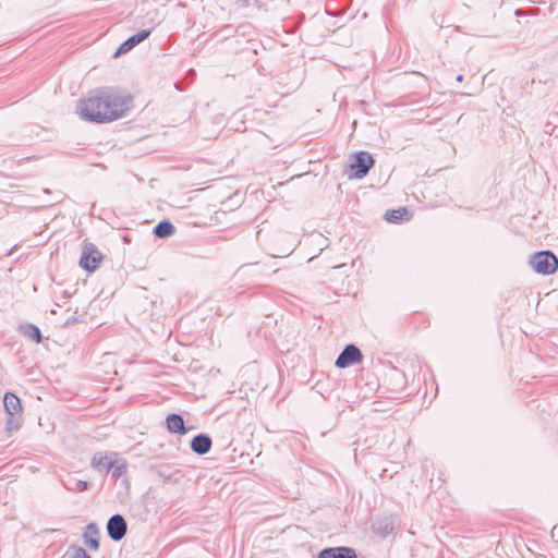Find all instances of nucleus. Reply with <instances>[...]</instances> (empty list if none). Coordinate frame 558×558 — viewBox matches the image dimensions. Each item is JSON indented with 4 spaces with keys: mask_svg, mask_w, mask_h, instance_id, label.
Listing matches in <instances>:
<instances>
[{
    "mask_svg": "<svg viewBox=\"0 0 558 558\" xmlns=\"http://www.w3.org/2000/svg\"><path fill=\"white\" fill-rule=\"evenodd\" d=\"M128 532V524L121 514H113L107 522L108 536L113 542L121 541Z\"/></svg>",
    "mask_w": 558,
    "mask_h": 558,
    "instance_id": "obj_6",
    "label": "nucleus"
},
{
    "mask_svg": "<svg viewBox=\"0 0 558 558\" xmlns=\"http://www.w3.org/2000/svg\"><path fill=\"white\" fill-rule=\"evenodd\" d=\"M318 558H357L356 551L347 546L328 547L319 551Z\"/></svg>",
    "mask_w": 558,
    "mask_h": 558,
    "instance_id": "obj_8",
    "label": "nucleus"
},
{
    "mask_svg": "<svg viewBox=\"0 0 558 558\" xmlns=\"http://www.w3.org/2000/svg\"><path fill=\"white\" fill-rule=\"evenodd\" d=\"M101 259L102 254L99 252L97 246L85 241L82 248L80 266L90 272L98 268Z\"/></svg>",
    "mask_w": 558,
    "mask_h": 558,
    "instance_id": "obj_3",
    "label": "nucleus"
},
{
    "mask_svg": "<svg viewBox=\"0 0 558 558\" xmlns=\"http://www.w3.org/2000/svg\"><path fill=\"white\" fill-rule=\"evenodd\" d=\"M530 265L537 274L551 275L558 268V258L551 251H541L531 256Z\"/></svg>",
    "mask_w": 558,
    "mask_h": 558,
    "instance_id": "obj_2",
    "label": "nucleus"
},
{
    "mask_svg": "<svg viewBox=\"0 0 558 558\" xmlns=\"http://www.w3.org/2000/svg\"><path fill=\"white\" fill-rule=\"evenodd\" d=\"M150 35L149 29H142L141 32L136 33L132 37L135 39V43L138 45L143 40H145Z\"/></svg>",
    "mask_w": 558,
    "mask_h": 558,
    "instance_id": "obj_22",
    "label": "nucleus"
},
{
    "mask_svg": "<svg viewBox=\"0 0 558 558\" xmlns=\"http://www.w3.org/2000/svg\"><path fill=\"white\" fill-rule=\"evenodd\" d=\"M83 538L85 545H87L92 550L99 549V529L96 523H88L85 526Z\"/></svg>",
    "mask_w": 558,
    "mask_h": 558,
    "instance_id": "obj_9",
    "label": "nucleus"
},
{
    "mask_svg": "<svg viewBox=\"0 0 558 558\" xmlns=\"http://www.w3.org/2000/svg\"><path fill=\"white\" fill-rule=\"evenodd\" d=\"M150 35L149 29H142L141 32L136 33L132 37L135 39V43L138 45L143 40H145Z\"/></svg>",
    "mask_w": 558,
    "mask_h": 558,
    "instance_id": "obj_21",
    "label": "nucleus"
},
{
    "mask_svg": "<svg viewBox=\"0 0 558 558\" xmlns=\"http://www.w3.org/2000/svg\"><path fill=\"white\" fill-rule=\"evenodd\" d=\"M3 404L9 416L20 415L22 413L21 400L12 392L4 393Z\"/></svg>",
    "mask_w": 558,
    "mask_h": 558,
    "instance_id": "obj_12",
    "label": "nucleus"
},
{
    "mask_svg": "<svg viewBox=\"0 0 558 558\" xmlns=\"http://www.w3.org/2000/svg\"><path fill=\"white\" fill-rule=\"evenodd\" d=\"M65 558H92L86 550L81 546L72 545L68 553L65 554Z\"/></svg>",
    "mask_w": 558,
    "mask_h": 558,
    "instance_id": "obj_18",
    "label": "nucleus"
},
{
    "mask_svg": "<svg viewBox=\"0 0 558 558\" xmlns=\"http://www.w3.org/2000/svg\"><path fill=\"white\" fill-rule=\"evenodd\" d=\"M388 532V525H385V532L383 533V535H386Z\"/></svg>",
    "mask_w": 558,
    "mask_h": 558,
    "instance_id": "obj_24",
    "label": "nucleus"
},
{
    "mask_svg": "<svg viewBox=\"0 0 558 558\" xmlns=\"http://www.w3.org/2000/svg\"><path fill=\"white\" fill-rule=\"evenodd\" d=\"M112 465L113 466L110 470L111 477L113 481H118L121 476H123L126 473V462L124 460L118 461L117 459H114Z\"/></svg>",
    "mask_w": 558,
    "mask_h": 558,
    "instance_id": "obj_17",
    "label": "nucleus"
},
{
    "mask_svg": "<svg viewBox=\"0 0 558 558\" xmlns=\"http://www.w3.org/2000/svg\"><path fill=\"white\" fill-rule=\"evenodd\" d=\"M63 486L70 492H85L88 489L89 483L87 481L71 477L63 482Z\"/></svg>",
    "mask_w": 558,
    "mask_h": 558,
    "instance_id": "obj_15",
    "label": "nucleus"
},
{
    "mask_svg": "<svg viewBox=\"0 0 558 558\" xmlns=\"http://www.w3.org/2000/svg\"><path fill=\"white\" fill-rule=\"evenodd\" d=\"M20 428V420L14 416H10L5 422V430L11 433L13 430H17Z\"/></svg>",
    "mask_w": 558,
    "mask_h": 558,
    "instance_id": "obj_20",
    "label": "nucleus"
},
{
    "mask_svg": "<svg viewBox=\"0 0 558 558\" xmlns=\"http://www.w3.org/2000/svg\"><path fill=\"white\" fill-rule=\"evenodd\" d=\"M374 163L375 160L368 153H356L353 157L352 163L350 165L352 171L351 177L356 179L364 178L368 173L369 169L374 166Z\"/></svg>",
    "mask_w": 558,
    "mask_h": 558,
    "instance_id": "obj_4",
    "label": "nucleus"
},
{
    "mask_svg": "<svg viewBox=\"0 0 558 558\" xmlns=\"http://www.w3.org/2000/svg\"><path fill=\"white\" fill-rule=\"evenodd\" d=\"M363 360L361 350L354 344H348L338 355L335 365L339 368H345Z\"/></svg>",
    "mask_w": 558,
    "mask_h": 558,
    "instance_id": "obj_5",
    "label": "nucleus"
},
{
    "mask_svg": "<svg viewBox=\"0 0 558 558\" xmlns=\"http://www.w3.org/2000/svg\"><path fill=\"white\" fill-rule=\"evenodd\" d=\"M117 457L118 454L116 452H110V454L107 452H97L94 454L90 465L96 471L108 474L113 466L112 463Z\"/></svg>",
    "mask_w": 558,
    "mask_h": 558,
    "instance_id": "obj_7",
    "label": "nucleus"
},
{
    "mask_svg": "<svg viewBox=\"0 0 558 558\" xmlns=\"http://www.w3.org/2000/svg\"><path fill=\"white\" fill-rule=\"evenodd\" d=\"M456 80L457 82L461 83L463 81V75L459 74Z\"/></svg>",
    "mask_w": 558,
    "mask_h": 558,
    "instance_id": "obj_23",
    "label": "nucleus"
},
{
    "mask_svg": "<svg viewBox=\"0 0 558 558\" xmlns=\"http://www.w3.org/2000/svg\"><path fill=\"white\" fill-rule=\"evenodd\" d=\"M133 104L131 95L116 87L89 90L76 102V113L87 122L108 123L126 116Z\"/></svg>",
    "mask_w": 558,
    "mask_h": 558,
    "instance_id": "obj_1",
    "label": "nucleus"
},
{
    "mask_svg": "<svg viewBox=\"0 0 558 558\" xmlns=\"http://www.w3.org/2000/svg\"><path fill=\"white\" fill-rule=\"evenodd\" d=\"M22 332L25 337L34 340L36 343H40L43 340L41 331L40 329L33 325V324H26L21 327Z\"/></svg>",
    "mask_w": 558,
    "mask_h": 558,
    "instance_id": "obj_16",
    "label": "nucleus"
},
{
    "mask_svg": "<svg viewBox=\"0 0 558 558\" xmlns=\"http://www.w3.org/2000/svg\"><path fill=\"white\" fill-rule=\"evenodd\" d=\"M211 438L206 434H198L191 440V449L197 454H206L211 448Z\"/></svg>",
    "mask_w": 558,
    "mask_h": 558,
    "instance_id": "obj_10",
    "label": "nucleus"
},
{
    "mask_svg": "<svg viewBox=\"0 0 558 558\" xmlns=\"http://www.w3.org/2000/svg\"><path fill=\"white\" fill-rule=\"evenodd\" d=\"M137 44L135 43V39L131 36L128 38L124 43L120 45V47L117 49L114 56H120L123 53L129 52L131 49H133Z\"/></svg>",
    "mask_w": 558,
    "mask_h": 558,
    "instance_id": "obj_19",
    "label": "nucleus"
},
{
    "mask_svg": "<svg viewBox=\"0 0 558 558\" xmlns=\"http://www.w3.org/2000/svg\"><path fill=\"white\" fill-rule=\"evenodd\" d=\"M385 219L388 222L400 223L404 220L410 219V213L405 207H400L398 209H389L385 214Z\"/></svg>",
    "mask_w": 558,
    "mask_h": 558,
    "instance_id": "obj_13",
    "label": "nucleus"
},
{
    "mask_svg": "<svg viewBox=\"0 0 558 558\" xmlns=\"http://www.w3.org/2000/svg\"><path fill=\"white\" fill-rule=\"evenodd\" d=\"M166 425L170 433L184 435L187 433V428L184 425L182 415L171 413L166 417Z\"/></svg>",
    "mask_w": 558,
    "mask_h": 558,
    "instance_id": "obj_11",
    "label": "nucleus"
},
{
    "mask_svg": "<svg viewBox=\"0 0 558 558\" xmlns=\"http://www.w3.org/2000/svg\"><path fill=\"white\" fill-rule=\"evenodd\" d=\"M175 231V228L173 226L172 222H170L169 220H162L160 222H158L155 227H154V234L159 238V239H165V238H168L170 235H172Z\"/></svg>",
    "mask_w": 558,
    "mask_h": 558,
    "instance_id": "obj_14",
    "label": "nucleus"
}]
</instances>
